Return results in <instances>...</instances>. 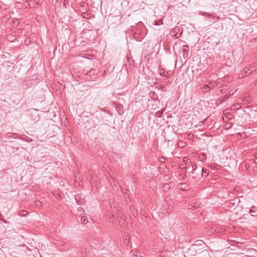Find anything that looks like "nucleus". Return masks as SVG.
Returning <instances> with one entry per match:
<instances>
[{
    "instance_id": "nucleus-1",
    "label": "nucleus",
    "mask_w": 257,
    "mask_h": 257,
    "mask_svg": "<svg viewBox=\"0 0 257 257\" xmlns=\"http://www.w3.org/2000/svg\"><path fill=\"white\" fill-rule=\"evenodd\" d=\"M203 248L198 245V244H193L190 246L188 249L189 253L191 255H195L198 253L202 251Z\"/></svg>"
},
{
    "instance_id": "nucleus-2",
    "label": "nucleus",
    "mask_w": 257,
    "mask_h": 257,
    "mask_svg": "<svg viewBox=\"0 0 257 257\" xmlns=\"http://www.w3.org/2000/svg\"><path fill=\"white\" fill-rule=\"evenodd\" d=\"M209 171L204 168L201 169V177L206 178L209 175Z\"/></svg>"
},
{
    "instance_id": "nucleus-3",
    "label": "nucleus",
    "mask_w": 257,
    "mask_h": 257,
    "mask_svg": "<svg viewBox=\"0 0 257 257\" xmlns=\"http://www.w3.org/2000/svg\"><path fill=\"white\" fill-rule=\"evenodd\" d=\"M189 48V47L187 45L184 46V48L183 49V51L184 52L183 57L184 58H187L188 56V51Z\"/></svg>"
},
{
    "instance_id": "nucleus-4",
    "label": "nucleus",
    "mask_w": 257,
    "mask_h": 257,
    "mask_svg": "<svg viewBox=\"0 0 257 257\" xmlns=\"http://www.w3.org/2000/svg\"><path fill=\"white\" fill-rule=\"evenodd\" d=\"M149 96L152 99L155 100H159V98L157 94L154 91H151L149 93Z\"/></svg>"
},
{
    "instance_id": "nucleus-5",
    "label": "nucleus",
    "mask_w": 257,
    "mask_h": 257,
    "mask_svg": "<svg viewBox=\"0 0 257 257\" xmlns=\"http://www.w3.org/2000/svg\"><path fill=\"white\" fill-rule=\"evenodd\" d=\"M250 71L249 68L245 67L244 68L243 71L242 72V76L241 78L245 77L248 75V72Z\"/></svg>"
},
{
    "instance_id": "nucleus-6",
    "label": "nucleus",
    "mask_w": 257,
    "mask_h": 257,
    "mask_svg": "<svg viewBox=\"0 0 257 257\" xmlns=\"http://www.w3.org/2000/svg\"><path fill=\"white\" fill-rule=\"evenodd\" d=\"M203 92H207L210 90V86L209 84L204 85L202 88Z\"/></svg>"
},
{
    "instance_id": "nucleus-7",
    "label": "nucleus",
    "mask_w": 257,
    "mask_h": 257,
    "mask_svg": "<svg viewBox=\"0 0 257 257\" xmlns=\"http://www.w3.org/2000/svg\"><path fill=\"white\" fill-rule=\"evenodd\" d=\"M197 170V167L196 165H194L192 166L191 171H190V172H191L192 173V174H195V172Z\"/></svg>"
},
{
    "instance_id": "nucleus-8",
    "label": "nucleus",
    "mask_w": 257,
    "mask_h": 257,
    "mask_svg": "<svg viewBox=\"0 0 257 257\" xmlns=\"http://www.w3.org/2000/svg\"><path fill=\"white\" fill-rule=\"evenodd\" d=\"M164 110H160L159 111H158L156 114V116H158V117H162L163 114V112H164Z\"/></svg>"
},
{
    "instance_id": "nucleus-9",
    "label": "nucleus",
    "mask_w": 257,
    "mask_h": 257,
    "mask_svg": "<svg viewBox=\"0 0 257 257\" xmlns=\"http://www.w3.org/2000/svg\"><path fill=\"white\" fill-rule=\"evenodd\" d=\"M35 205L37 207L40 208L42 206V203L39 200H37L35 202Z\"/></svg>"
},
{
    "instance_id": "nucleus-10",
    "label": "nucleus",
    "mask_w": 257,
    "mask_h": 257,
    "mask_svg": "<svg viewBox=\"0 0 257 257\" xmlns=\"http://www.w3.org/2000/svg\"><path fill=\"white\" fill-rule=\"evenodd\" d=\"M81 221L84 224H86L88 222L87 219L84 216L81 217Z\"/></svg>"
},
{
    "instance_id": "nucleus-11",
    "label": "nucleus",
    "mask_w": 257,
    "mask_h": 257,
    "mask_svg": "<svg viewBox=\"0 0 257 257\" xmlns=\"http://www.w3.org/2000/svg\"><path fill=\"white\" fill-rule=\"evenodd\" d=\"M256 211V207L254 206H252L251 207V209L249 210V212L250 213H254Z\"/></svg>"
},
{
    "instance_id": "nucleus-12",
    "label": "nucleus",
    "mask_w": 257,
    "mask_h": 257,
    "mask_svg": "<svg viewBox=\"0 0 257 257\" xmlns=\"http://www.w3.org/2000/svg\"><path fill=\"white\" fill-rule=\"evenodd\" d=\"M210 86V89L212 88L215 87L217 86V83L215 82H210L209 84Z\"/></svg>"
},
{
    "instance_id": "nucleus-13",
    "label": "nucleus",
    "mask_w": 257,
    "mask_h": 257,
    "mask_svg": "<svg viewBox=\"0 0 257 257\" xmlns=\"http://www.w3.org/2000/svg\"><path fill=\"white\" fill-rule=\"evenodd\" d=\"M163 24V20H159L158 21H155L154 25H159L160 24Z\"/></svg>"
},
{
    "instance_id": "nucleus-14",
    "label": "nucleus",
    "mask_w": 257,
    "mask_h": 257,
    "mask_svg": "<svg viewBox=\"0 0 257 257\" xmlns=\"http://www.w3.org/2000/svg\"><path fill=\"white\" fill-rule=\"evenodd\" d=\"M86 250H87V248L86 247H83V248H82V251H81L82 254H86Z\"/></svg>"
},
{
    "instance_id": "nucleus-15",
    "label": "nucleus",
    "mask_w": 257,
    "mask_h": 257,
    "mask_svg": "<svg viewBox=\"0 0 257 257\" xmlns=\"http://www.w3.org/2000/svg\"><path fill=\"white\" fill-rule=\"evenodd\" d=\"M200 14H201L202 15H205V16H207L208 17H210L211 16L210 14H207V13H205V12H200Z\"/></svg>"
},
{
    "instance_id": "nucleus-16",
    "label": "nucleus",
    "mask_w": 257,
    "mask_h": 257,
    "mask_svg": "<svg viewBox=\"0 0 257 257\" xmlns=\"http://www.w3.org/2000/svg\"><path fill=\"white\" fill-rule=\"evenodd\" d=\"M192 178L194 179H197L199 178V176L198 175H196V171L195 172V174H193Z\"/></svg>"
},
{
    "instance_id": "nucleus-17",
    "label": "nucleus",
    "mask_w": 257,
    "mask_h": 257,
    "mask_svg": "<svg viewBox=\"0 0 257 257\" xmlns=\"http://www.w3.org/2000/svg\"><path fill=\"white\" fill-rule=\"evenodd\" d=\"M196 242H198V243H197V244L200 247L202 245V244L203 243V242L202 240H197V241H196Z\"/></svg>"
},
{
    "instance_id": "nucleus-18",
    "label": "nucleus",
    "mask_w": 257,
    "mask_h": 257,
    "mask_svg": "<svg viewBox=\"0 0 257 257\" xmlns=\"http://www.w3.org/2000/svg\"><path fill=\"white\" fill-rule=\"evenodd\" d=\"M131 255H135V257H137L138 256V253H136L135 254V251H131Z\"/></svg>"
},
{
    "instance_id": "nucleus-19",
    "label": "nucleus",
    "mask_w": 257,
    "mask_h": 257,
    "mask_svg": "<svg viewBox=\"0 0 257 257\" xmlns=\"http://www.w3.org/2000/svg\"><path fill=\"white\" fill-rule=\"evenodd\" d=\"M1 220H2L3 222H4L5 223H6V224H8L9 223V221H7L6 219H1Z\"/></svg>"
},
{
    "instance_id": "nucleus-20",
    "label": "nucleus",
    "mask_w": 257,
    "mask_h": 257,
    "mask_svg": "<svg viewBox=\"0 0 257 257\" xmlns=\"http://www.w3.org/2000/svg\"><path fill=\"white\" fill-rule=\"evenodd\" d=\"M160 74L163 76H165V77L167 76V74H166L165 72L160 73Z\"/></svg>"
},
{
    "instance_id": "nucleus-21",
    "label": "nucleus",
    "mask_w": 257,
    "mask_h": 257,
    "mask_svg": "<svg viewBox=\"0 0 257 257\" xmlns=\"http://www.w3.org/2000/svg\"><path fill=\"white\" fill-rule=\"evenodd\" d=\"M254 163L257 164V158H255L254 160Z\"/></svg>"
},
{
    "instance_id": "nucleus-22",
    "label": "nucleus",
    "mask_w": 257,
    "mask_h": 257,
    "mask_svg": "<svg viewBox=\"0 0 257 257\" xmlns=\"http://www.w3.org/2000/svg\"><path fill=\"white\" fill-rule=\"evenodd\" d=\"M239 106V103H235V105H234V106L235 107H238Z\"/></svg>"
},
{
    "instance_id": "nucleus-23",
    "label": "nucleus",
    "mask_w": 257,
    "mask_h": 257,
    "mask_svg": "<svg viewBox=\"0 0 257 257\" xmlns=\"http://www.w3.org/2000/svg\"><path fill=\"white\" fill-rule=\"evenodd\" d=\"M63 3V5H64V1L62 2Z\"/></svg>"
},
{
    "instance_id": "nucleus-24",
    "label": "nucleus",
    "mask_w": 257,
    "mask_h": 257,
    "mask_svg": "<svg viewBox=\"0 0 257 257\" xmlns=\"http://www.w3.org/2000/svg\"><path fill=\"white\" fill-rule=\"evenodd\" d=\"M252 216H256V215L252 214Z\"/></svg>"
}]
</instances>
